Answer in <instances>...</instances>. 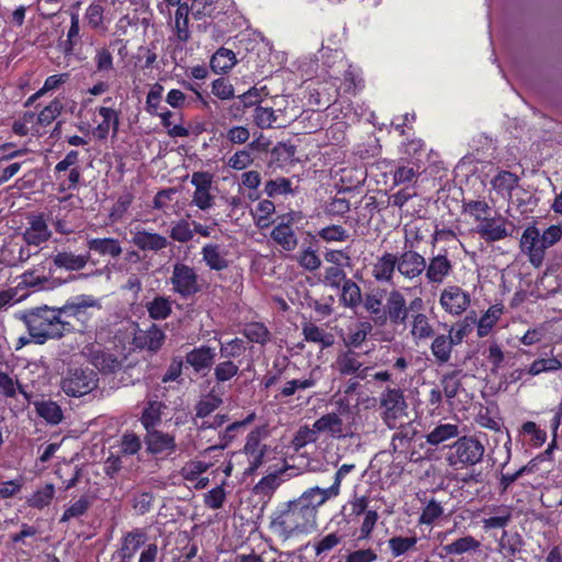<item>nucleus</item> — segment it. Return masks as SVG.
Here are the masks:
<instances>
[{"instance_id":"nucleus-1","label":"nucleus","mask_w":562,"mask_h":562,"mask_svg":"<svg viewBox=\"0 0 562 562\" xmlns=\"http://www.w3.org/2000/svg\"><path fill=\"white\" fill-rule=\"evenodd\" d=\"M88 307L100 308V303L92 296L82 295L60 307L44 305L32 308L23 315V321L33 340L42 345L72 333L75 326L66 317L79 318Z\"/></svg>"},{"instance_id":"nucleus-2","label":"nucleus","mask_w":562,"mask_h":562,"mask_svg":"<svg viewBox=\"0 0 562 562\" xmlns=\"http://www.w3.org/2000/svg\"><path fill=\"white\" fill-rule=\"evenodd\" d=\"M364 311L370 315L371 321L378 327H383L387 323L391 325H406L411 303L407 304L405 295L397 289H373L364 293Z\"/></svg>"},{"instance_id":"nucleus-3","label":"nucleus","mask_w":562,"mask_h":562,"mask_svg":"<svg viewBox=\"0 0 562 562\" xmlns=\"http://www.w3.org/2000/svg\"><path fill=\"white\" fill-rule=\"evenodd\" d=\"M317 521L295 499L285 503L271 520V528L285 539L308 533L315 529Z\"/></svg>"},{"instance_id":"nucleus-4","label":"nucleus","mask_w":562,"mask_h":562,"mask_svg":"<svg viewBox=\"0 0 562 562\" xmlns=\"http://www.w3.org/2000/svg\"><path fill=\"white\" fill-rule=\"evenodd\" d=\"M485 453L484 445L473 436L458 438L450 447L446 460L450 467L463 469L480 463Z\"/></svg>"},{"instance_id":"nucleus-5","label":"nucleus","mask_w":562,"mask_h":562,"mask_svg":"<svg viewBox=\"0 0 562 562\" xmlns=\"http://www.w3.org/2000/svg\"><path fill=\"white\" fill-rule=\"evenodd\" d=\"M381 417L390 429L397 427L403 417L407 416V403L403 391L396 387H386L380 395Z\"/></svg>"},{"instance_id":"nucleus-6","label":"nucleus","mask_w":562,"mask_h":562,"mask_svg":"<svg viewBox=\"0 0 562 562\" xmlns=\"http://www.w3.org/2000/svg\"><path fill=\"white\" fill-rule=\"evenodd\" d=\"M98 374L91 369L76 368L61 380V389L68 396L80 397L98 386Z\"/></svg>"},{"instance_id":"nucleus-7","label":"nucleus","mask_w":562,"mask_h":562,"mask_svg":"<svg viewBox=\"0 0 562 562\" xmlns=\"http://www.w3.org/2000/svg\"><path fill=\"white\" fill-rule=\"evenodd\" d=\"M172 291L183 299H188L201 291L200 278L193 267L183 262H176L170 277Z\"/></svg>"},{"instance_id":"nucleus-8","label":"nucleus","mask_w":562,"mask_h":562,"mask_svg":"<svg viewBox=\"0 0 562 562\" xmlns=\"http://www.w3.org/2000/svg\"><path fill=\"white\" fill-rule=\"evenodd\" d=\"M411 313L408 317L409 334L415 342L425 341L435 336V328L426 314V305L422 297L411 301Z\"/></svg>"},{"instance_id":"nucleus-9","label":"nucleus","mask_w":562,"mask_h":562,"mask_svg":"<svg viewBox=\"0 0 562 562\" xmlns=\"http://www.w3.org/2000/svg\"><path fill=\"white\" fill-rule=\"evenodd\" d=\"M191 183L194 187L191 205L196 206L203 212L212 209L215 203V194L213 193V175L207 171L193 172L191 176Z\"/></svg>"},{"instance_id":"nucleus-10","label":"nucleus","mask_w":562,"mask_h":562,"mask_svg":"<svg viewBox=\"0 0 562 562\" xmlns=\"http://www.w3.org/2000/svg\"><path fill=\"white\" fill-rule=\"evenodd\" d=\"M265 431L260 428L251 430L246 438L243 453L247 457L249 465L244 470V475H252L263 463L268 446L262 443Z\"/></svg>"},{"instance_id":"nucleus-11","label":"nucleus","mask_w":562,"mask_h":562,"mask_svg":"<svg viewBox=\"0 0 562 562\" xmlns=\"http://www.w3.org/2000/svg\"><path fill=\"white\" fill-rule=\"evenodd\" d=\"M334 368L340 375H353L360 380H364L371 370L370 367H363L360 361V353L353 349L339 351L335 360Z\"/></svg>"},{"instance_id":"nucleus-12","label":"nucleus","mask_w":562,"mask_h":562,"mask_svg":"<svg viewBox=\"0 0 562 562\" xmlns=\"http://www.w3.org/2000/svg\"><path fill=\"white\" fill-rule=\"evenodd\" d=\"M540 231L536 226H528L520 238V249L527 254L529 262L539 268L544 259L546 247L542 245Z\"/></svg>"},{"instance_id":"nucleus-13","label":"nucleus","mask_w":562,"mask_h":562,"mask_svg":"<svg viewBox=\"0 0 562 562\" xmlns=\"http://www.w3.org/2000/svg\"><path fill=\"white\" fill-rule=\"evenodd\" d=\"M470 302V294L458 285L446 286L439 299L441 307L450 315H461L468 310Z\"/></svg>"},{"instance_id":"nucleus-14","label":"nucleus","mask_w":562,"mask_h":562,"mask_svg":"<svg viewBox=\"0 0 562 562\" xmlns=\"http://www.w3.org/2000/svg\"><path fill=\"white\" fill-rule=\"evenodd\" d=\"M82 353L102 373H114L122 367V361L113 353L104 351L100 345H88Z\"/></svg>"},{"instance_id":"nucleus-15","label":"nucleus","mask_w":562,"mask_h":562,"mask_svg":"<svg viewBox=\"0 0 562 562\" xmlns=\"http://www.w3.org/2000/svg\"><path fill=\"white\" fill-rule=\"evenodd\" d=\"M337 495L330 487L321 488L313 486L304 491L295 502L301 505L316 521L318 508L324 505L327 501L336 498Z\"/></svg>"},{"instance_id":"nucleus-16","label":"nucleus","mask_w":562,"mask_h":562,"mask_svg":"<svg viewBox=\"0 0 562 562\" xmlns=\"http://www.w3.org/2000/svg\"><path fill=\"white\" fill-rule=\"evenodd\" d=\"M396 259L397 272L406 280L420 277L427 268L426 258L413 249H405Z\"/></svg>"},{"instance_id":"nucleus-17","label":"nucleus","mask_w":562,"mask_h":562,"mask_svg":"<svg viewBox=\"0 0 562 562\" xmlns=\"http://www.w3.org/2000/svg\"><path fill=\"white\" fill-rule=\"evenodd\" d=\"M26 220L29 226L22 234V238L27 245L40 246L50 238L52 232L48 228L44 214H29Z\"/></svg>"},{"instance_id":"nucleus-18","label":"nucleus","mask_w":562,"mask_h":562,"mask_svg":"<svg viewBox=\"0 0 562 562\" xmlns=\"http://www.w3.org/2000/svg\"><path fill=\"white\" fill-rule=\"evenodd\" d=\"M131 235V243L142 251L158 252L170 245L166 236L145 228H135Z\"/></svg>"},{"instance_id":"nucleus-19","label":"nucleus","mask_w":562,"mask_h":562,"mask_svg":"<svg viewBox=\"0 0 562 562\" xmlns=\"http://www.w3.org/2000/svg\"><path fill=\"white\" fill-rule=\"evenodd\" d=\"M506 220L503 217H484L482 223L476 226V233L487 243L498 241L506 237L513 236L515 231V225L512 231H508L506 227Z\"/></svg>"},{"instance_id":"nucleus-20","label":"nucleus","mask_w":562,"mask_h":562,"mask_svg":"<svg viewBox=\"0 0 562 562\" xmlns=\"http://www.w3.org/2000/svg\"><path fill=\"white\" fill-rule=\"evenodd\" d=\"M425 277L430 284H441L453 271L452 261L447 252L438 254L426 260Z\"/></svg>"},{"instance_id":"nucleus-21","label":"nucleus","mask_w":562,"mask_h":562,"mask_svg":"<svg viewBox=\"0 0 562 562\" xmlns=\"http://www.w3.org/2000/svg\"><path fill=\"white\" fill-rule=\"evenodd\" d=\"M144 441L150 454H170L177 449L175 436L158 429L146 432Z\"/></svg>"},{"instance_id":"nucleus-22","label":"nucleus","mask_w":562,"mask_h":562,"mask_svg":"<svg viewBox=\"0 0 562 562\" xmlns=\"http://www.w3.org/2000/svg\"><path fill=\"white\" fill-rule=\"evenodd\" d=\"M91 255L89 251L83 254H75L70 250H60L52 256L53 265L58 269H64L67 271H80L83 270Z\"/></svg>"},{"instance_id":"nucleus-23","label":"nucleus","mask_w":562,"mask_h":562,"mask_svg":"<svg viewBox=\"0 0 562 562\" xmlns=\"http://www.w3.org/2000/svg\"><path fill=\"white\" fill-rule=\"evenodd\" d=\"M314 427L319 434H328L330 437L336 439H342L348 436H353L344 427V422L338 413H328L319 417L314 422Z\"/></svg>"},{"instance_id":"nucleus-24","label":"nucleus","mask_w":562,"mask_h":562,"mask_svg":"<svg viewBox=\"0 0 562 562\" xmlns=\"http://www.w3.org/2000/svg\"><path fill=\"white\" fill-rule=\"evenodd\" d=\"M166 335L161 328L153 324L148 329L137 330L134 335V345L140 349L158 351L164 345Z\"/></svg>"},{"instance_id":"nucleus-25","label":"nucleus","mask_w":562,"mask_h":562,"mask_svg":"<svg viewBox=\"0 0 562 562\" xmlns=\"http://www.w3.org/2000/svg\"><path fill=\"white\" fill-rule=\"evenodd\" d=\"M216 357V351L214 348L209 346H200L191 351H189L186 356V361L190 364L193 370L198 373L209 371Z\"/></svg>"},{"instance_id":"nucleus-26","label":"nucleus","mask_w":562,"mask_h":562,"mask_svg":"<svg viewBox=\"0 0 562 562\" xmlns=\"http://www.w3.org/2000/svg\"><path fill=\"white\" fill-rule=\"evenodd\" d=\"M397 263L395 254L384 252L373 263L372 277L378 282L391 283L395 271H397Z\"/></svg>"},{"instance_id":"nucleus-27","label":"nucleus","mask_w":562,"mask_h":562,"mask_svg":"<svg viewBox=\"0 0 562 562\" xmlns=\"http://www.w3.org/2000/svg\"><path fill=\"white\" fill-rule=\"evenodd\" d=\"M202 260L205 265L215 271H222L228 268L229 262L226 258V251L218 244H206L201 250Z\"/></svg>"},{"instance_id":"nucleus-28","label":"nucleus","mask_w":562,"mask_h":562,"mask_svg":"<svg viewBox=\"0 0 562 562\" xmlns=\"http://www.w3.org/2000/svg\"><path fill=\"white\" fill-rule=\"evenodd\" d=\"M340 289L339 302L344 307L356 310L360 305L363 306L364 295H362L360 286L352 279L346 280Z\"/></svg>"},{"instance_id":"nucleus-29","label":"nucleus","mask_w":562,"mask_h":562,"mask_svg":"<svg viewBox=\"0 0 562 562\" xmlns=\"http://www.w3.org/2000/svg\"><path fill=\"white\" fill-rule=\"evenodd\" d=\"M88 251H94L100 256L117 258L122 255V247L115 238H91L87 241Z\"/></svg>"},{"instance_id":"nucleus-30","label":"nucleus","mask_w":562,"mask_h":562,"mask_svg":"<svg viewBox=\"0 0 562 562\" xmlns=\"http://www.w3.org/2000/svg\"><path fill=\"white\" fill-rule=\"evenodd\" d=\"M40 417L50 425H58L64 418L60 406L50 400H37L33 402Z\"/></svg>"},{"instance_id":"nucleus-31","label":"nucleus","mask_w":562,"mask_h":562,"mask_svg":"<svg viewBox=\"0 0 562 562\" xmlns=\"http://www.w3.org/2000/svg\"><path fill=\"white\" fill-rule=\"evenodd\" d=\"M397 431L394 432L391 441V450L393 453H403L416 435V429L411 423L397 424Z\"/></svg>"},{"instance_id":"nucleus-32","label":"nucleus","mask_w":562,"mask_h":562,"mask_svg":"<svg viewBox=\"0 0 562 562\" xmlns=\"http://www.w3.org/2000/svg\"><path fill=\"white\" fill-rule=\"evenodd\" d=\"M147 539L146 533L140 529H135L128 532L124 539L121 549L119 550L120 558L128 561L135 552L145 544Z\"/></svg>"},{"instance_id":"nucleus-33","label":"nucleus","mask_w":562,"mask_h":562,"mask_svg":"<svg viewBox=\"0 0 562 562\" xmlns=\"http://www.w3.org/2000/svg\"><path fill=\"white\" fill-rule=\"evenodd\" d=\"M271 238L284 250L292 251L297 246V238L290 225L280 223L271 232Z\"/></svg>"},{"instance_id":"nucleus-34","label":"nucleus","mask_w":562,"mask_h":562,"mask_svg":"<svg viewBox=\"0 0 562 562\" xmlns=\"http://www.w3.org/2000/svg\"><path fill=\"white\" fill-rule=\"evenodd\" d=\"M430 350L439 364L447 363L451 358V352L454 344L448 337V335H438L432 337Z\"/></svg>"},{"instance_id":"nucleus-35","label":"nucleus","mask_w":562,"mask_h":562,"mask_svg":"<svg viewBox=\"0 0 562 562\" xmlns=\"http://www.w3.org/2000/svg\"><path fill=\"white\" fill-rule=\"evenodd\" d=\"M459 435L460 429L458 425L440 424L427 434L426 441L431 446H438L449 439L459 437Z\"/></svg>"},{"instance_id":"nucleus-36","label":"nucleus","mask_w":562,"mask_h":562,"mask_svg":"<svg viewBox=\"0 0 562 562\" xmlns=\"http://www.w3.org/2000/svg\"><path fill=\"white\" fill-rule=\"evenodd\" d=\"M373 322L364 321L357 324L353 330H350L347 337L344 339V344L348 349L359 348L371 334Z\"/></svg>"},{"instance_id":"nucleus-37","label":"nucleus","mask_w":562,"mask_h":562,"mask_svg":"<svg viewBox=\"0 0 562 562\" xmlns=\"http://www.w3.org/2000/svg\"><path fill=\"white\" fill-rule=\"evenodd\" d=\"M19 288L34 289V290H46L53 289L56 281L45 276H38L34 270L25 271L21 277Z\"/></svg>"},{"instance_id":"nucleus-38","label":"nucleus","mask_w":562,"mask_h":562,"mask_svg":"<svg viewBox=\"0 0 562 562\" xmlns=\"http://www.w3.org/2000/svg\"><path fill=\"white\" fill-rule=\"evenodd\" d=\"M522 546L524 540L519 533H508L504 531L498 542V551L504 558H513L516 553L521 551Z\"/></svg>"},{"instance_id":"nucleus-39","label":"nucleus","mask_w":562,"mask_h":562,"mask_svg":"<svg viewBox=\"0 0 562 562\" xmlns=\"http://www.w3.org/2000/svg\"><path fill=\"white\" fill-rule=\"evenodd\" d=\"M480 546V541L474 537L465 536L443 546L442 551L447 555H460L470 551H476Z\"/></svg>"},{"instance_id":"nucleus-40","label":"nucleus","mask_w":562,"mask_h":562,"mask_svg":"<svg viewBox=\"0 0 562 562\" xmlns=\"http://www.w3.org/2000/svg\"><path fill=\"white\" fill-rule=\"evenodd\" d=\"M235 53L227 48H220L212 56L210 66L214 72H226L236 64Z\"/></svg>"},{"instance_id":"nucleus-41","label":"nucleus","mask_w":562,"mask_h":562,"mask_svg":"<svg viewBox=\"0 0 562 562\" xmlns=\"http://www.w3.org/2000/svg\"><path fill=\"white\" fill-rule=\"evenodd\" d=\"M258 148V142L254 140L244 149L237 150L229 157L227 165L234 170H244L254 162L252 150Z\"/></svg>"},{"instance_id":"nucleus-42","label":"nucleus","mask_w":562,"mask_h":562,"mask_svg":"<svg viewBox=\"0 0 562 562\" xmlns=\"http://www.w3.org/2000/svg\"><path fill=\"white\" fill-rule=\"evenodd\" d=\"M286 471V468L280 469L273 473L263 476L255 486L254 493L259 496H271L280 486V475Z\"/></svg>"},{"instance_id":"nucleus-43","label":"nucleus","mask_w":562,"mask_h":562,"mask_svg":"<svg viewBox=\"0 0 562 562\" xmlns=\"http://www.w3.org/2000/svg\"><path fill=\"white\" fill-rule=\"evenodd\" d=\"M302 334L306 341L321 344L323 348L330 347L334 344L333 335L325 333L324 329L313 323H305L302 327Z\"/></svg>"},{"instance_id":"nucleus-44","label":"nucleus","mask_w":562,"mask_h":562,"mask_svg":"<svg viewBox=\"0 0 562 562\" xmlns=\"http://www.w3.org/2000/svg\"><path fill=\"white\" fill-rule=\"evenodd\" d=\"M223 400L220 395L215 394V387L204 397H202L195 405V417L205 418L210 416L215 409L220 407Z\"/></svg>"},{"instance_id":"nucleus-45","label":"nucleus","mask_w":562,"mask_h":562,"mask_svg":"<svg viewBox=\"0 0 562 562\" xmlns=\"http://www.w3.org/2000/svg\"><path fill=\"white\" fill-rule=\"evenodd\" d=\"M170 238L181 244L189 243L193 239V231L191 229L189 215L187 218H180L171 223Z\"/></svg>"},{"instance_id":"nucleus-46","label":"nucleus","mask_w":562,"mask_h":562,"mask_svg":"<svg viewBox=\"0 0 562 562\" xmlns=\"http://www.w3.org/2000/svg\"><path fill=\"white\" fill-rule=\"evenodd\" d=\"M98 112L103 117L102 123L97 127L99 137L104 138L111 126L113 127V131L116 132L119 128V114L116 111L111 108L101 106Z\"/></svg>"},{"instance_id":"nucleus-47","label":"nucleus","mask_w":562,"mask_h":562,"mask_svg":"<svg viewBox=\"0 0 562 562\" xmlns=\"http://www.w3.org/2000/svg\"><path fill=\"white\" fill-rule=\"evenodd\" d=\"M239 372V366L233 360L223 359L214 367V378L220 385L236 376Z\"/></svg>"},{"instance_id":"nucleus-48","label":"nucleus","mask_w":562,"mask_h":562,"mask_svg":"<svg viewBox=\"0 0 562 562\" xmlns=\"http://www.w3.org/2000/svg\"><path fill=\"white\" fill-rule=\"evenodd\" d=\"M146 307L153 319H166L171 314V301L165 296H156Z\"/></svg>"},{"instance_id":"nucleus-49","label":"nucleus","mask_w":562,"mask_h":562,"mask_svg":"<svg viewBox=\"0 0 562 562\" xmlns=\"http://www.w3.org/2000/svg\"><path fill=\"white\" fill-rule=\"evenodd\" d=\"M460 373V370H454L445 373L440 379L442 392L448 400L454 398L461 387Z\"/></svg>"},{"instance_id":"nucleus-50","label":"nucleus","mask_w":562,"mask_h":562,"mask_svg":"<svg viewBox=\"0 0 562 562\" xmlns=\"http://www.w3.org/2000/svg\"><path fill=\"white\" fill-rule=\"evenodd\" d=\"M243 334L251 342L266 345L270 340V331L261 323H250L246 325Z\"/></svg>"},{"instance_id":"nucleus-51","label":"nucleus","mask_w":562,"mask_h":562,"mask_svg":"<svg viewBox=\"0 0 562 562\" xmlns=\"http://www.w3.org/2000/svg\"><path fill=\"white\" fill-rule=\"evenodd\" d=\"M246 350L245 342L240 338H234L227 342H221L220 356L221 359H235L244 355Z\"/></svg>"},{"instance_id":"nucleus-52","label":"nucleus","mask_w":562,"mask_h":562,"mask_svg":"<svg viewBox=\"0 0 562 562\" xmlns=\"http://www.w3.org/2000/svg\"><path fill=\"white\" fill-rule=\"evenodd\" d=\"M161 119L164 127L168 128V135L170 137H188L189 130L181 124H173L172 117L176 115L173 112L166 110L157 114Z\"/></svg>"},{"instance_id":"nucleus-53","label":"nucleus","mask_w":562,"mask_h":562,"mask_svg":"<svg viewBox=\"0 0 562 562\" xmlns=\"http://www.w3.org/2000/svg\"><path fill=\"white\" fill-rule=\"evenodd\" d=\"M519 178L510 171H501L492 180L493 187L498 191H506L510 193L518 187Z\"/></svg>"},{"instance_id":"nucleus-54","label":"nucleus","mask_w":562,"mask_h":562,"mask_svg":"<svg viewBox=\"0 0 562 562\" xmlns=\"http://www.w3.org/2000/svg\"><path fill=\"white\" fill-rule=\"evenodd\" d=\"M349 278L345 270L337 266H330L325 269L323 282L333 289H340Z\"/></svg>"},{"instance_id":"nucleus-55","label":"nucleus","mask_w":562,"mask_h":562,"mask_svg":"<svg viewBox=\"0 0 562 562\" xmlns=\"http://www.w3.org/2000/svg\"><path fill=\"white\" fill-rule=\"evenodd\" d=\"M416 537H392L389 540V547L394 558H397L415 547Z\"/></svg>"},{"instance_id":"nucleus-56","label":"nucleus","mask_w":562,"mask_h":562,"mask_svg":"<svg viewBox=\"0 0 562 562\" xmlns=\"http://www.w3.org/2000/svg\"><path fill=\"white\" fill-rule=\"evenodd\" d=\"M502 313L501 308H496L492 306L487 310V312L480 318L477 324V336L485 337L488 335L496 321L498 319Z\"/></svg>"},{"instance_id":"nucleus-57","label":"nucleus","mask_w":562,"mask_h":562,"mask_svg":"<svg viewBox=\"0 0 562 562\" xmlns=\"http://www.w3.org/2000/svg\"><path fill=\"white\" fill-rule=\"evenodd\" d=\"M562 363L557 358L537 359L528 369V373L531 375H538L543 372H554L560 370Z\"/></svg>"},{"instance_id":"nucleus-58","label":"nucleus","mask_w":562,"mask_h":562,"mask_svg":"<svg viewBox=\"0 0 562 562\" xmlns=\"http://www.w3.org/2000/svg\"><path fill=\"white\" fill-rule=\"evenodd\" d=\"M104 8L97 2H92L88 5L86 10L85 18L88 24L94 29L100 30L104 29Z\"/></svg>"},{"instance_id":"nucleus-59","label":"nucleus","mask_w":562,"mask_h":562,"mask_svg":"<svg viewBox=\"0 0 562 562\" xmlns=\"http://www.w3.org/2000/svg\"><path fill=\"white\" fill-rule=\"evenodd\" d=\"M318 430L313 426L310 428L308 426H302L296 431L293 438V446L296 450L305 447L307 443L316 442L318 439Z\"/></svg>"},{"instance_id":"nucleus-60","label":"nucleus","mask_w":562,"mask_h":562,"mask_svg":"<svg viewBox=\"0 0 562 562\" xmlns=\"http://www.w3.org/2000/svg\"><path fill=\"white\" fill-rule=\"evenodd\" d=\"M54 494L55 487L53 484L48 483L32 495V497L29 499V504L34 508H43L50 503Z\"/></svg>"},{"instance_id":"nucleus-61","label":"nucleus","mask_w":562,"mask_h":562,"mask_svg":"<svg viewBox=\"0 0 562 562\" xmlns=\"http://www.w3.org/2000/svg\"><path fill=\"white\" fill-rule=\"evenodd\" d=\"M443 514V508L435 499L428 502V504L423 509V513L418 519V522L422 525H431L434 524L441 515Z\"/></svg>"},{"instance_id":"nucleus-62","label":"nucleus","mask_w":562,"mask_h":562,"mask_svg":"<svg viewBox=\"0 0 562 562\" xmlns=\"http://www.w3.org/2000/svg\"><path fill=\"white\" fill-rule=\"evenodd\" d=\"M91 502L87 496H81L78 501L71 504L63 514L60 521H68L71 518L82 516L90 507Z\"/></svg>"},{"instance_id":"nucleus-63","label":"nucleus","mask_w":562,"mask_h":562,"mask_svg":"<svg viewBox=\"0 0 562 562\" xmlns=\"http://www.w3.org/2000/svg\"><path fill=\"white\" fill-rule=\"evenodd\" d=\"M142 448L140 438L133 434L126 432L121 438L120 451L124 456H133L137 453Z\"/></svg>"},{"instance_id":"nucleus-64","label":"nucleus","mask_w":562,"mask_h":562,"mask_svg":"<svg viewBox=\"0 0 562 562\" xmlns=\"http://www.w3.org/2000/svg\"><path fill=\"white\" fill-rule=\"evenodd\" d=\"M212 93L221 100H229L235 95L233 85L223 77L212 82Z\"/></svg>"}]
</instances>
